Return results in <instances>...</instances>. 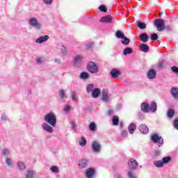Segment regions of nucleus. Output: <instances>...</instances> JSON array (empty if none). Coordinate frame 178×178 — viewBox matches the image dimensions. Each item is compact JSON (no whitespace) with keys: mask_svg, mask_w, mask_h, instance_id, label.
<instances>
[{"mask_svg":"<svg viewBox=\"0 0 178 178\" xmlns=\"http://www.w3.org/2000/svg\"><path fill=\"white\" fill-rule=\"evenodd\" d=\"M44 120L45 122L49 123L51 127H55L57 123V117L54 112H49L44 115Z\"/></svg>","mask_w":178,"mask_h":178,"instance_id":"nucleus-1","label":"nucleus"},{"mask_svg":"<svg viewBox=\"0 0 178 178\" xmlns=\"http://www.w3.org/2000/svg\"><path fill=\"white\" fill-rule=\"evenodd\" d=\"M29 24L30 26L35 28V29H42L43 25L40 22H39L38 18L35 17H31L29 19Z\"/></svg>","mask_w":178,"mask_h":178,"instance_id":"nucleus-2","label":"nucleus"},{"mask_svg":"<svg viewBox=\"0 0 178 178\" xmlns=\"http://www.w3.org/2000/svg\"><path fill=\"white\" fill-rule=\"evenodd\" d=\"M171 161L170 156L163 158L162 161H154V165L156 168H163L165 164L169 163Z\"/></svg>","mask_w":178,"mask_h":178,"instance_id":"nucleus-3","label":"nucleus"},{"mask_svg":"<svg viewBox=\"0 0 178 178\" xmlns=\"http://www.w3.org/2000/svg\"><path fill=\"white\" fill-rule=\"evenodd\" d=\"M154 26L157 28V31H159V32H162V31L165 29L164 19H161L160 18H157V19H155Z\"/></svg>","mask_w":178,"mask_h":178,"instance_id":"nucleus-4","label":"nucleus"},{"mask_svg":"<svg viewBox=\"0 0 178 178\" xmlns=\"http://www.w3.org/2000/svg\"><path fill=\"white\" fill-rule=\"evenodd\" d=\"M88 70L91 73H97L98 72V67L96 65L95 63L90 61L88 65Z\"/></svg>","mask_w":178,"mask_h":178,"instance_id":"nucleus-5","label":"nucleus"},{"mask_svg":"<svg viewBox=\"0 0 178 178\" xmlns=\"http://www.w3.org/2000/svg\"><path fill=\"white\" fill-rule=\"evenodd\" d=\"M152 141H153V143H159V147H161L163 143V138L159 137L158 134H153V136H152Z\"/></svg>","mask_w":178,"mask_h":178,"instance_id":"nucleus-6","label":"nucleus"},{"mask_svg":"<svg viewBox=\"0 0 178 178\" xmlns=\"http://www.w3.org/2000/svg\"><path fill=\"white\" fill-rule=\"evenodd\" d=\"M128 166L131 170H136L138 166V163L135 159H130L129 162H128Z\"/></svg>","mask_w":178,"mask_h":178,"instance_id":"nucleus-7","label":"nucleus"},{"mask_svg":"<svg viewBox=\"0 0 178 178\" xmlns=\"http://www.w3.org/2000/svg\"><path fill=\"white\" fill-rule=\"evenodd\" d=\"M95 168H92V167H90V168H87L86 171V176L87 178H92V177L95 176Z\"/></svg>","mask_w":178,"mask_h":178,"instance_id":"nucleus-8","label":"nucleus"},{"mask_svg":"<svg viewBox=\"0 0 178 178\" xmlns=\"http://www.w3.org/2000/svg\"><path fill=\"white\" fill-rule=\"evenodd\" d=\"M102 99H103V101H104V102H108L109 99H111V97H109L108 95V90H103Z\"/></svg>","mask_w":178,"mask_h":178,"instance_id":"nucleus-9","label":"nucleus"},{"mask_svg":"<svg viewBox=\"0 0 178 178\" xmlns=\"http://www.w3.org/2000/svg\"><path fill=\"white\" fill-rule=\"evenodd\" d=\"M92 149L94 152H100L101 145L97 141H93L92 144Z\"/></svg>","mask_w":178,"mask_h":178,"instance_id":"nucleus-10","label":"nucleus"},{"mask_svg":"<svg viewBox=\"0 0 178 178\" xmlns=\"http://www.w3.org/2000/svg\"><path fill=\"white\" fill-rule=\"evenodd\" d=\"M138 129L143 134H147V133H149V127L147 126V124H140Z\"/></svg>","mask_w":178,"mask_h":178,"instance_id":"nucleus-11","label":"nucleus"},{"mask_svg":"<svg viewBox=\"0 0 178 178\" xmlns=\"http://www.w3.org/2000/svg\"><path fill=\"white\" fill-rule=\"evenodd\" d=\"M42 127L43 130L48 131V133H53V131H54L53 127H51V126H50L47 122H46V123H43L42 124Z\"/></svg>","mask_w":178,"mask_h":178,"instance_id":"nucleus-12","label":"nucleus"},{"mask_svg":"<svg viewBox=\"0 0 178 178\" xmlns=\"http://www.w3.org/2000/svg\"><path fill=\"white\" fill-rule=\"evenodd\" d=\"M170 93L175 99H178V87H172Z\"/></svg>","mask_w":178,"mask_h":178,"instance_id":"nucleus-13","label":"nucleus"},{"mask_svg":"<svg viewBox=\"0 0 178 178\" xmlns=\"http://www.w3.org/2000/svg\"><path fill=\"white\" fill-rule=\"evenodd\" d=\"M36 172L34 170H28L26 174H25V178H35Z\"/></svg>","mask_w":178,"mask_h":178,"instance_id":"nucleus-14","label":"nucleus"},{"mask_svg":"<svg viewBox=\"0 0 178 178\" xmlns=\"http://www.w3.org/2000/svg\"><path fill=\"white\" fill-rule=\"evenodd\" d=\"M49 39V36L48 35H45L44 36H40L38 39H36L35 42L36 43H44V42H47Z\"/></svg>","mask_w":178,"mask_h":178,"instance_id":"nucleus-15","label":"nucleus"},{"mask_svg":"<svg viewBox=\"0 0 178 178\" xmlns=\"http://www.w3.org/2000/svg\"><path fill=\"white\" fill-rule=\"evenodd\" d=\"M140 108L143 112H145L146 113L149 112V105L147 102H143L141 104Z\"/></svg>","mask_w":178,"mask_h":178,"instance_id":"nucleus-16","label":"nucleus"},{"mask_svg":"<svg viewBox=\"0 0 178 178\" xmlns=\"http://www.w3.org/2000/svg\"><path fill=\"white\" fill-rule=\"evenodd\" d=\"M88 165V161L87 159H81L79 162V168L80 169H83V168H86Z\"/></svg>","mask_w":178,"mask_h":178,"instance_id":"nucleus-17","label":"nucleus"},{"mask_svg":"<svg viewBox=\"0 0 178 178\" xmlns=\"http://www.w3.org/2000/svg\"><path fill=\"white\" fill-rule=\"evenodd\" d=\"M147 76L148 79H155L156 76V71H155V70H149L147 72Z\"/></svg>","mask_w":178,"mask_h":178,"instance_id":"nucleus-18","label":"nucleus"},{"mask_svg":"<svg viewBox=\"0 0 178 178\" xmlns=\"http://www.w3.org/2000/svg\"><path fill=\"white\" fill-rule=\"evenodd\" d=\"M157 109V104L154 101L151 102L150 105L149 106V111H151V112H156Z\"/></svg>","mask_w":178,"mask_h":178,"instance_id":"nucleus-19","label":"nucleus"},{"mask_svg":"<svg viewBox=\"0 0 178 178\" xmlns=\"http://www.w3.org/2000/svg\"><path fill=\"white\" fill-rule=\"evenodd\" d=\"M137 129V126L135 123H131L128 127L130 134H134V131Z\"/></svg>","mask_w":178,"mask_h":178,"instance_id":"nucleus-20","label":"nucleus"},{"mask_svg":"<svg viewBox=\"0 0 178 178\" xmlns=\"http://www.w3.org/2000/svg\"><path fill=\"white\" fill-rule=\"evenodd\" d=\"M112 21V17L109 15H106V17H102L100 19V22H106L107 24H109Z\"/></svg>","mask_w":178,"mask_h":178,"instance_id":"nucleus-21","label":"nucleus"},{"mask_svg":"<svg viewBox=\"0 0 178 178\" xmlns=\"http://www.w3.org/2000/svg\"><path fill=\"white\" fill-rule=\"evenodd\" d=\"M83 57L81 55L76 56L74 60L75 65H77L79 63H81V61H83Z\"/></svg>","mask_w":178,"mask_h":178,"instance_id":"nucleus-22","label":"nucleus"},{"mask_svg":"<svg viewBox=\"0 0 178 178\" xmlns=\"http://www.w3.org/2000/svg\"><path fill=\"white\" fill-rule=\"evenodd\" d=\"M140 49L141 51H143L144 53H148V51L149 50V46L145 44V43H143L142 44H140Z\"/></svg>","mask_w":178,"mask_h":178,"instance_id":"nucleus-23","label":"nucleus"},{"mask_svg":"<svg viewBox=\"0 0 178 178\" xmlns=\"http://www.w3.org/2000/svg\"><path fill=\"white\" fill-rule=\"evenodd\" d=\"M140 38L142 40V42H143L144 43H146L147 42H148L149 36L147 33H141L140 35Z\"/></svg>","mask_w":178,"mask_h":178,"instance_id":"nucleus-24","label":"nucleus"},{"mask_svg":"<svg viewBox=\"0 0 178 178\" xmlns=\"http://www.w3.org/2000/svg\"><path fill=\"white\" fill-rule=\"evenodd\" d=\"M110 74L113 79H115L120 76V72L118 71V70H112V71L110 72Z\"/></svg>","mask_w":178,"mask_h":178,"instance_id":"nucleus-25","label":"nucleus"},{"mask_svg":"<svg viewBox=\"0 0 178 178\" xmlns=\"http://www.w3.org/2000/svg\"><path fill=\"white\" fill-rule=\"evenodd\" d=\"M101 92V90L99 88H93V91L92 92V96L94 98H97Z\"/></svg>","mask_w":178,"mask_h":178,"instance_id":"nucleus-26","label":"nucleus"},{"mask_svg":"<svg viewBox=\"0 0 178 178\" xmlns=\"http://www.w3.org/2000/svg\"><path fill=\"white\" fill-rule=\"evenodd\" d=\"M121 42L122 43V44H125V45H127V44H129V43H130V39H129V38H127L126 36H124V33H123L122 40H121Z\"/></svg>","mask_w":178,"mask_h":178,"instance_id":"nucleus-27","label":"nucleus"},{"mask_svg":"<svg viewBox=\"0 0 178 178\" xmlns=\"http://www.w3.org/2000/svg\"><path fill=\"white\" fill-rule=\"evenodd\" d=\"M137 26L140 29H145L147 28V25L145 22H142L141 21H137Z\"/></svg>","mask_w":178,"mask_h":178,"instance_id":"nucleus-28","label":"nucleus"},{"mask_svg":"<svg viewBox=\"0 0 178 178\" xmlns=\"http://www.w3.org/2000/svg\"><path fill=\"white\" fill-rule=\"evenodd\" d=\"M131 53H133V49H131V47H127L126 49H124V50L123 51L124 56H127L128 54H131Z\"/></svg>","mask_w":178,"mask_h":178,"instance_id":"nucleus-29","label":"nucleus"},{"mask_svg":"<svg viewBox=\"0 0 178 178\" xmlns=\"http://www.w3.org/2000/svg\"><path fill=\"white\" fill-rule=\"evenodd\" d=\"M6 163L8 166V168H13V161L11 158H7L6 159Z\"/></svg>","mask_w":178,"mask_h":178,"instance_id":"nucleus-30","label":"nucleus"},{"mask_svg":"<svg viewBox=\"0 0 178 178\" xmlns=\"http://www.w3.org/2000/svg\"><path fill=\"white\" fill-rule=\"evenodd\" d=\"M17 166L19 170H25L26 165L23 162H17Z\"/></svg>","mask_w":178,"mask_h":178,"instance_id":"nucleus-31","label":"nucleus"},{"mask_svg":"<svg viewBox=\"0 0 178 178\" xmlns=\"http://www.w3.org/2000/svg\"><path fill=\"white\" fill-rule=\"evenodd\" d=\"M94 88H95V86L93 83L88 84V86H86V90L88 92H90L91 91L92 92H93Z\"/></svg>","mask_w":178,"mask_h":178,"instance_id":"nucleus-32","label":"nucleus"},{"mask_svg":"<svg viewBox=\"0 0 178 178\" xmlns=\"http://www.w3.org/2000/svg\"><path fill=\"white\" fill-rule=\"evenodd\" d=\"M89 129L90 130H91V131H95V130H97V129L96 123H95V122H92L91 123H90Z\"/></svg>","mask_w":178,"mask_h":178,"instance_id":"nucleus-33","label":"nucleus"},{"mask_svg":"<svg viewBox=\"0 0 178 178\" xmlns=\"http://www.w3.org/2000/svg\"><path fill=\"white\" fill-rule=\"evenodd\" d=\"M115 36L118 39H122V40H123L124 32H122L121 31H117V32L115 33Z\"/></svg>","mask_w":178,"mask_h":178,"instance_id":"nucleus-34","label":"nucleus"},{"mask_svg":"<svg viewBox=\"0 0 178 178\" xmlns=\"http://www.w3.org/2000/svg\"><path fill=\"white\" fill-rule=\"evenodd\" d=\"M112 122L114 126H118L119 124V116H113L112 119Z\"/></svg>","mask_w":178,"mask_h":178,"instance_id":"nucleus-35","label":"nucleus"},{"mask_svg":"<svg viewBox=\"0 0 178 178\" xmlns=\"http://www.w3.org/2000/svg\"><path fill=\"white\" fill-rule=\"evenodd\" d=\"M87 144V140H86L85 137H81V140H79V145L81 147H84Z\"/></svg>","mask_w":178,"mask_h":178,"instance_id":"nucleus-36","label":"nucleus"},{"mask_svg":"<svg viewBox=\"0 0 178 178\" xmlns=\"http://www.w3.org/2000/svg\"><path fill=\"white\" fill-rule=\"evenodd\" d=\"M174 115H175L174 109H168V118H173Z\"/></svg>","mask_w":178,"mask_h":178,"instance_id":"nucleus-37","label":"nucleus"},{"mask_svg":"<svg viewBox=\"0 0 178 178\" xmlns=\"http://www.w3.org/2000/svg\"><path fill=\"white\" fill-rule=\"evenodd\" d=\"M150 38L152 40L154 41V40H157L159 39V36H158L157 33H151Z\"/></svg>","mask_w":178,"mask_h":178,"instance_id":"nucleus-38","label":"nucleus"},{"mask_svg":"<svg viewBox=\"0 0 178 178\" xmlns=\"http://www.w3.org/2000/svg\"><path fill=\"white\" fill-rule=\"evenodd\" d=\"M51 170L53 173H59V168L58 166H52Z\"/></svg>","mask_w":178,"mask_h":178,"instance_id":"nucleus-39","label":"nucleus"},{"mask_svg":"<svg viewBox=\"0 0 178 178\" xmlns=\"http://www.w3.org/2000/svg\"><path fill=\"white\" fill-rule=\"evenodd\" d=\"M59 95H60V98H62V99L65 98L66 97L65 90H60Z\"/></svg>","mask_w":178,"mask_h":178,"instance_id":"nucleus-40","label":"nucleus"},{"mask_svg":"<svg viewBox=\"0 0 178 178\" xmlns=\"http://www.w3.org/2000/svg\"><path fill=\"white\" fill-rule=\"evenodd\" d=\"M72 98L73 101H77V94L75 91H72Z\"/></svg>","mask_w":178,"mask_h":178,"instance_id":"nucleus-41","label":"nucleus"},{"mask_svg":"<svg viewBox=\"0 0 178 178\" xmlns=\"http://www.w3.org/2000/svg\"><path fill=\"white\" fill-rule=\"evenodd\" d=\"M44 58H43L42 57L38 58L36 59V63L37 64L41 65L44 62Z\"/></svg>","mask_w":178,"mask_h":178,"instance_id":"nucleus-42","label":"nucleus"},{"mask_svg":"<svg viewBox=\"0 0 178 178\" xmlns=\"http://www.w3.org/2000/svg\"><path fill=\"white\" fill-rule=\"evenodd\" d=\"M99 9L100 10V11H103L104 13H106L107 11V8L106 6H104V4H102L101 6H99Z\"/></svg>","mask_w":178,"mask_h":178,"instance_id":"nucleus-43","label":"nucleus"},{"mask_svg":"<svg viewBox=\"0 0 178 178\" xmlns=\"http://www.w3.org/2000/svg\"><path fill=\"white\" fill-rule=\"evenodd\" d=\"M71 108L72 106H70V105H65L63 110L65 112H66V113H67L68 112H70Z\"/></svg>","mask_w":178,"mask_h":178,"instance_id":"nucleus-44","label":"nucleus"},{"mask_svg":"<svg viewBox=\"0 0 178 178\" xmlns=\"http://www.w3.org/2000/svg\"><path fill=\"white\" fill-rule=\"evenodd\" d=\"M80 77L81 79H88L89 77L88 74L87 72H82L80 75Z\"/></svg>","mask_w":178,"mask_h":178,"instance_id":"nucleus-45","label":"nucleus"},{"mask_svg":"<svg viewBox=\"0 0 178 178\" xmlns=\"http://www.w3.org/2000/svg\"><path fill=\"white\" fill-rule=\"evenodd\" d=\"M173 126L177 130H178V118L174 120Z\"/></svg>","mask_w":178,"mask_h":178,"instance_id":"nucleus-46","label":"nucleus"},{"mask_svg":"<svg viewBox=\"0 0 178 178\" xmlns=\"http://www.w3.org/2000/svg\"><path fill=\"white\" fill-rule=\"evenodd\" d=\"M128 176L129 178H136V175H134V172L133 171H128Z\"/></svg>","mask_w":178,"mask_h":178,"instance_id":"nucleus-47","label":"nucleus"},{"mask_svg":"<svg viewBox=\"0 0 178 178\" xmlns=\"http://www.w3.org/2000/svg\"><path fill=\"white\" fill-rule=\"evenodd\" d=\"M61 52H62L63 56H67V51L66 50V47H63L61 49Z\"/></svg>","mask_w":178,"mask_h":178,"instance_id":"nucleus-48","label":"nucleus"},{"mask_svg":"<svg viewBox=\"0 0 178 178\" xmlns=\"http://www.w3.org/2000/svg\"><path fill=\"white\" fill-rule=\"evenodd\" d=\"M171 70L174 73H176V74H178V67H172Z\"/></svg>","mask_w":178,"mask_h":178,"instance_id":"nucleus-49","label":"nucleus"},{"mask_svg":"<svg viewBox=\"0 0 178 178\" xmlns=\"http://www.w3.org/2000/svg\"><path fill=\"white\" fill-rule=\"evenodd\" d=\"M3 155H9L10 154V151L9 149H3V152H2Z\"/></svg>","mask_w":178,"mask_h":178,"instance_id":"nucleus-50","label":"nucleus"},{"mask_svg":"<svg viewBox=\"0 0 178 178\" xmlns=\"http://www.w3.org/2000/svg\"><path fill=\"white\" fill-rule=\"evenodd\" d=\"M165 65L164 62L161 61L159 63V69H162V67H163Z\"/></svg>","mask_w":178,"mask_h":178,"instance_id":"nucleus-51","label":"nucleus"},{"mask_svg":"<svg viewBox=\"0 0 178 178\" xmlns=\"http://www.w3.org/2000/svg\"><path fill=\"white\" fill-rule=\"evenodd\" d=\"M122 137H127V136H128V133H127V131H124V130H123L122 131Z\"/></svg>","mask_w":178,"mask_h":178,"instance_id":"nucleus-52","label":"nucleus"},{"mask_svg":"<svg viewBox=\"0 0 178 178\" xmlns=\"http://www.w3.org/2000/svg\"><path fill=\"white\" fill-rule=\"evenodd\" d=\"M165 29L166 31H172V26L171 25H168L167 26H165Z\"/></svg>","mask_w":178,"mask_h":178,"instance_id":"nucleus-53","label":"nucleus"},{"mask_svg":"<svg viewBox=\"0 0 178 178\" xmlns=\"http://www.w3.org/2000/svg\"><path fill=\"white\" fill-rule=\"evenodd\" d=\"M92 47H94V43H88L87 44V48L88 49H92Z\"/></svg>","mask_w":178,"mask_h":178,"instance_id":"nucleus-54","label":"nucleus"},{"mask_svg":"<svg viewBox=\"0 0 178 178\" xmlns=\"http://www.w3.org/2000/svg\"><path fill=\"white\" fill-rule=\"evenodd\" d=\"M46 4H51L53 0H43Z\"/></svg>","mask_w":178,"mask_h":178,"instance_id":"nucleus-55","label":"nucleus"},{"mask_svg":"<svg viewBox=\"0 0 178 178\" xmlns=\"http://www.w3.org/2000/svg\"><path fill=\"white\" fill-rule=\"evenodd\" d=\"M8 118L4 113L1 115V120H7Z\"/></svg>","mask_w":178,"mask_h":178,"instance_id":"nucleus-56","label":"nucleus"},{"mask_svg":"<svg viewBox=\"0 0 178 178\" xmlns=\"http://www.w3.org/2000/svg\"><path fill=\"white\" fill-rule=\"evenodd\" d=\"M55 63H56V64H60V63H61V60H60V58H56Z\"/></svg>","mask_w":178,"mask_h":178,"instance_id":"nucleus-57","label":"nucleus"},{"mask_svg":"<svg viewBox=\"0 0 178 178\" xmlns=\"http://www.w3.org/2000/svg\"><path fill=\"white\" fill-rule=\"evenodd\" d=\"M113 113H114L113 109H109L108 110V115H113Z\"/></svg>","mask_w":178,"mask_h":178,"instance_id":"nucleus-58","label":"nucleus"},{"mask_svg":"<svg viewBox=\"0 0 178 178\" xmlns=\"http://www.w3.org/2000/svg\"><path fill=\"white\" fill-rule=\"evenodd\" d=\"M120 177H121L120 174H115V178H120Z\"/></svg>","mask_w":178,"mask_h":178,"instance_id":"nucleus-59","label":"nucleus"},{"mask_svg":"<svg viewBox=\"0 0 178 178\" xmlns=\"http://www.w3.org/2000/svg\"><path fill=\"white\" fill-rule=\"evenodd\" d=\"M156 155H160V152H156Z\"/></svg>","mask_w":178,"mask_h":178,"instance_id":"nucleus-60","label":"nucleus"},{"mask_svg":"<svg viewBox=\"0 0 178 178\" xmlns=\"http://www.w3.org/2000/svg\"><path fill=\"white\" fill-rule=\"evenodd\" d=\"M159 15H162V13H159Z\"/></svg>","mask_w":178,"mask_h":178,"instance_id":"nucleus-61","label":"nucleus"}]
</instances>
